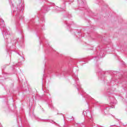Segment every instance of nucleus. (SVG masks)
Here are the masks:
<instances>
[{"label":"nucleus","mask_w":127,"mask_h":127,"mask_svg":"<svg viewBox=\"0 0 127 127\" xmlns=\"http://www.w3.org/2000/svg\"><path fill=\"white\" fill-rule=\"evenodd\" d=\"M0 28L2 31V33L4 38V40H5L6 43H7V46H8V47H11L12 46H14V45H15L16 43H17L18 41L16 39H15L8 40L7 41V38L9 37V34H10V33H9L8 30L6 29V28H5V24H4V21L0 17Z\"/></svg>","instance_id":"nucleus-1"},{"label":"nucleus","mask_w":127,"mask_h":127,"mask_svg":"<svg viewBox=\"0 0 127 127\" xmlns=\"http://www.w3.org/2000/svg\"><path fill=\"white\" fill-rule=\"evenodd\" d=\"M74 82H75V84H74V86L76 87L77 91L78 92L79 95H81L83 97V98H85L87 99V97L86 96V93L83 91V89L81 87V84L79 83V78H78V75L75 74L73 73H72L71 74Z\"/></svg>","instance_id":"nucleus-2"},{"label":"nucleus","mask_w":127,"mask_h":127,"mask_svg":"<svg viewBox=\"0 0 127 127\" xmlns=\"http://www.w3.org/2000/svg\"><path fill=\"white\" fill-rule=\"evenodd\" d=\"M19 4L17 5L16 10L13 11V15H15L16 19H23V16H22V8H23V4L19 2Z\"/></svg>","instance_id":"nucleus-3"},{"label":"nucleus","mask_w":127,"mask_h":127,"mask_svg":"<svg viewBox=\"0 0 127 127\" xmlns=\"http://www.w3.org/2000/svg\"><path fill=\"white\" fill-rule=\"evenodd\" d=\"M101 107V112L103 114H105V115H110V113H109V111H110V108H114V106H106V105L104 104H101L100 105Z\"/></svg>","instance_id":"nucleus-4"},{"label":"nucleus","mask_w":127,"mask_h":127,"mask_svg":"<svg viewBox=\"0 0 127 127\" xmlns=\"http://www.w3.org/2000/svg\"><path fill=\"white\" fill-rule=\"evenodd\" d=\"M84 117H86L88 119H89V122H93V118H92V114L90 112V110H87L86 111H83L82 113Z\"/></svg>","instance_id":"nucleus-5"},{"label":"nucleus","mask_w":127,"mask_h":127,"mask_svg":"<svg viewBox=\"0 0 127 127\" xmlns=\"http://www.w3.org/2000/svg\"><path fill=\"white\" fill-rule=\"evenodd\" d=\"M105 51L103 49H101L100 53H97V57H95V60H99L100 58H103V57H105Z\"/></svg>","instance_id":"nucleus-6"},{"label":"nucleus","mask_w":127,"mask_h":127,"mask_svg":"<svg viewBox=\"0 0 127 127\" xmlns=\"http://www.w3.org/2000/svg\"><path fill=\"white\" fill-rule=\"evenodd\" d=\"M65 7H66V4L65 3V2H64L63 4V5L61 6L60 7L58 6H55L54 8L55 10H57V11H63V10L65 11Z\"/></svg>","instance_id":"nucleus-7"},{"label":"nucleus","mask_w":127,"mask_h":127,"mask_svg":"<svg viewBox=\"0 0 127 127\" xmlns=\"http://www.w3.org/2000/svg\"><path fill=\"white\" fill-rule=\"evenodd\" d=\"M97 73H98V77L99 78H100L101 80H104L105 79V74H106V72L102 69H99L97 71Z\"/></svg>","instance_id":"nucleus-8"},{"label":"nucleus","mask_w":127,"mask_h":127,"mask_svg":"<svg viewBox=\"0 0 127 127\" xmlns=\"http://www.w3.org/2000/svg\"><path fill=\"white\" fill-rule=\"evenodd\" d=\"M73 32H74V34L76 35V37H77V38L81 39V38L83 37V36H82V33L81 32V31H80V30H73Z\"/></svg>","instance_id":"nucleus-9"},{"label":"nucleus","mask_w":127,"mask_h":127,"mask_svg":"<svg viewBox=\"0 0 127 127\" xmlns=\"http://www.w3.org/2000/svg\"><path fill=\"white\" fill-rule=\"evenodd\" d=\"M109 99L111 105H117L118 104L117 100H116L114 96L109 97Z\"/></svg>","instance_id":"nucleus-10"},{"label":"nucleus","mask_w":127,"mask_h":127,"mask_svg":"<svg viewBox=\"0 0 127 127\" xmlns=\"http://www.w3.org/2000/svg\"><path fill=\"white\" fill-rule=\"evenodd\" d=\"M78 2L80 6H82V7H86L85 0H78Z\"/></svg>","instance_id":"nucleus-11"},{"label":"nucleus","mask_w":127,"mask_h":127,"mask_svg":"<svg viewBox=\"0 0 127 127\" xmlns=\"http://www.w3.org/2000/svg\"><path fill=\"white\" fill-rule=\"evenodd\" d=\"M123 88H124L125 91H127L126 94L125 96V98L123 100V102H124V103H125V104H127V85L124 86Z\"/></svg>","instance_id":"nucleus-12"},{"label":"nucleus","mask_w":127,"mask_h":127,"mask_svg":"<svg viewBox=\"0 0 127 127\" xmlns=\"http://www.w3.org/2000/svg\"><path fill=\"white\" fill-rule=\"evenodd\" d=\"M41 10L42 12H47V11H49V8L47 5H44L41 8Z\"/></svg>","instance_id":"nucleus-13"},{"label":"nucleus","mask_w":127,"mask_h":127,"mask_svg":"<svg viewBox=\"0 0 127 127\" xmlns=\"http://www.w3.org/2000/svg\"><path fill=\"white\" fill-rule=\"evenodd\" d=\"M64 24H66L67 25V27H69L70 28V25H71V24L69 23L67 20L65 19H64Z\"/></svg>","instance_id":"nucleus-14"},{"label":"nucleus","mask_w":127,"mask_h":127,"mask_svg":"<svg viewBox=\"0 0 127 127\" xmlns=\"http://www.w3.org/2000/svg\"><path fill=\"white\" fill-rule=\"evenodd\" d=\"M48 106L49 108H50L51 110H52V111L54 110V107H53V105H52V104H51V103H49Z\"/></svg>","instance_id":"nucleus-15"},{"label":"nucleus","mask_w":127,"mask_h":127,"mask_svg":"<svg viewBox=\"0 0 127 127\" xmlns=\"http://www.w3.org/2000/svg\"><path fill=\"white\" fill-rule=\"evenodd\" d=\"M39 16L40 18H41V20H42L43 22V21H44V17H43V16H42V15L39 14Z\"/></svg>","instance_id":"nucleus-16"},{"label":"nucleus","mask_w":127,"mask_h":127,"mask_svg":"<svg viewBox=\"0 0 127 127\" xmlns=\"http://www.w3.org/2000/svg\"><path fill=\"white\" fill-rule=\"evenodd\" d=\"M56 73L57 75V76L60 75V74H61V71H60V70L58 69L56 71Z\"/></svg>","instance_id":"nucleus-17"},{"label":"nucleus","mask_w":127,"mask_h":127,"mask_svg":"<svg viewBox=\"0 0 127 127\" xmlns=\"http://www.w3.org/2000/svg\"><path fill=\"white\" fill-rule=\"evenodd\" d=\"M48 95L49 96H50V94L48 93H46V94L45 95V97H46V99H47V100H49V98H48Z\"/></svg>","instance_id":"nucleus-18"},{"label":"nucleus","mask_w":127,"mask_h":127,"mask_svg":"<svg viewBox=\"0 0 127 127\" xmlns=\"http://www.w3.org/2000/svg\"><path fill=\"white\" fill-rule=\"evenodd\" d=\"M31 118L32 119H35L36 116H35V115L34 114V112H33L32 113Z\"/></svg>","instance_id":"nucleus-19"},{"label":"nucleus","mask_w":127,"mask_h":127,"mask_svg":"<svg viewBox=\"0 0 127 127\" xmlns=\"http://www.w3.org/2000/svg\"><path fill=\"white\" fill-rule=\"evenodd\" d=\"M90 101V99H88L86 100V102L87 103L88 107H90V105H89V101Z\"/></svg>","instance_id":"nucleus-20"},{"label":"nucleus","mask_w":127,"mask_h":127,"mask_svg":"<svg viewBox=\"0 0 127 127\" xmlns=\"http://www.w3.org/2000/svg\"><path fill=\"white\" fill-rule=\"evenodd\" d=\"M39 39H41V41H40V44H41V43L42 42V40H41L42 39L41 36L39 37Z\"/></svg>","instance_id":"nucleus-21"},{"label":"nucleus","mask_w":127,"mask_h":127,"mask_svg":"<svg viewBox=\"0 0 127 127\" xmlns=\"http://www.w3.org/2000/svg\"><path fill=\"white\" fill-rule=\"evenodd\" d=\"M17 54H18L20 56H21L23 59H24V57H23L21 55L19 54V53H17Z\"/></svg>","instance_id":"nucleus-22"},{"label":"nucleus","mask_w":127,"mask_h":127,"mask_svg":"<svg viewBox=\"0 0 127 127\" xmlns=\"http://www.w3.org/2000/svg\"><path fill=\"white\" fill-rule=\"evenodd\" d=\"M50 123H54V124H56V125H58V124H57V123L54 122V121L53 120H51V121H50Z\"/></svg>","instance_id":"nucleus-23"},{"label":"nucleus","mask_w":127,"mask_h":127,"mask_svg":"<svg viewBox=\"0 0 127 127\" xmlns=\"http://www.w3.org/2000/svg\"><path fill=\"white\" fill-rule=\"evenodd\" d=\"M67 17H72V16L71 15V14H69L68 13H67Z\"/></svg>","instance_id":"nucleus-24"},{"label":"nucleus","mask_w":127,"mask_h":127,"mask_svg":"<svg viewBox=\"0 0 127 127\" xmlns=\"http://www.w3.org/2000/svg\"><path fill=\"white\" fill-rule=\"evenodd\" d=\"M81 126V127H85V126L83 124H82Z\"/></svg>","instance_id":"nucleus-25"},{"label":"nucleus","mask_w":127,"mask_h":127,"mask_svg":"<svg viewBox=\"0 0 127 127\" xmlns=\"http://www.w3.org/2000/svg\"><path fill=\"white\" fill-rule=\"evenodd\" d=\"M69 1H70V2H73V1H74V0H69Z\"/></svg>","instance_id":"nucleus-26"},{"label":"nucleus","mask_w":127,"mask_h":127,"mask_svg":"<svg viewBox=\"0 0 127 127\" xmlns=\"http://www.w3.org/2000/svg\"><path fill=\"white\" fill-rule=\"evenodd\" d=\"M87 63L86 62H84V63H82L81 64H86Z\"/></svg>","instance_id":"nucleus-27"},{"label":"nucleus","mask_w":127,"mask_h":127,"mask_svg":"<svg viewBox=\"0 0 127 127\" xmlns=\"http://www.w3.org/2000/svg\"><path fill=\"white\" fill-rule=\"evenodd\" d=\"M110 89H107V92L109 93V92H110Z\"/></svg>","instance_id":"nucleus-28"},{"label":"nucleus","mask_w":127,"mask_h":127,"mask_svg":"<svg viewBox=\"0 0 127 127\" xmlns=\"http://www.w3.org/2000/svg\"><path fill=\"white\" fill-rule=\"evenodd\" d=\"M92 105H94V104H95V102H92Z\"/></svg>","instance_id":"nucleus-29"},{"label":"nucleus","mask_w":127,"mask_h":127,"mask_svg":"<svg viewBox=\"0 0 127 127\" xmlns=\"http://www.w3.org/2000/svg\"><path fill=\"white\" fill-rule=\"evenodd\" d=\"M16 65V66H19V64H17Z\"/></svg>","instance_id":"nucleus-30"},{"label":"nucleus","mask_w":127,"mask_h":127,"mask_svg":"<svg viewBox=\"0 0 127 127\" xmlns=\"http://www.w3.org/2000/svg\"><path fill=\"white\" fill-rule=\"evenodd\" d=\"M120 99H123V97L122 96H120Z\"/></svg>","instance_id":"nucleus-31"},{"label":"nucleus","mask_w":127,"mask_h":127,"mask_svg":"<svg viewBox=\"0 0 127 127\" xmlns=\"http://www.w3.org/2000/svg\"><path fill=\"white\" fill-rule=\"evenodd\" d=\"M95 103H96V104H99V102H96V101H95Z\"/></svg>","instance_id":"nucleus-32"},{"label":"nucleus","mask_w":127,"mask_h":127,"mask_svg":"<svg viewBox=\"0 0 127 127\" xmlns=\"http://www.w3.org/2000/svg\"><path fill=\"white\" fill-rule=\"evenodd\" d=\"M30 116H31V114L30 113H29Z\"/></svg>","instance_id":"nucleus-33"},{"label":"nucleus","mask_w":127,"mask_h":127,"mask_svg":"<svg viewBox=\"0 0 127 127\" xmlns=\"http://www.w3.org/2000/svg\"><path fill=\"white\" fill-rule=\"evenodd\" d=\"M12 6H13V7H14V6H13V4H11Z\"/></svg>","instance_id":"nucleus-34"},{"label":"nucleus","mask_w":127,"mask_h":127,"mask_svg":"<svg viewBox=\"0 0 127 127\" xmlns=\"http://www.w3.org/2000/svg\"><path fill=\"white\" fill-rule=\"evenodd\" d=\"M42 110L43 112H44V110H43V108H42Z\"/></svg>","instance_id":"nucleus-35"},{"label":"nucleus","mask_w":127,"mask_h":127,"mask_svg":"<svg viewBox=\"0 0 127 127\" xmlns=\"http://www.w3.org/2000/svg\"><path fill=\"white\" fill-rule=\"evenodd\" d=\"M13 70H14V71H15V69H14V68H13Z\"/></svg>","instance_id":"nucleus-36"},{"label":"nucleus","mask_w":127,"mask_h":127,"mask_svg":"<svg viewBox=\"0 0 127 127\" xmlns=\"http://www.w3.org/2000/svg\"><path fill=\"white\" fill-rule=\"evenodd\" d=\"M112 127H114V126H115V125H112V126H111Z\"/></svg>","instance_id":"nucleus-37"},{"label":"nucleus","mask_w":127,"mask_h":127,"mask_svg":"<svg viewBox=\"0 0 127 127\" xmlns=\"http://www.w3.org/2000/svg\"><path fill=\"white\" fill-rule=\"evenodd\" d=\"M61 115H62V116H63V114H61Z\"/></svg>","instance_id":"nucleus-38"},{"label":"nucleus","mask_w":127,"mask_h":127,"mask_svg":"<svg viewBox=\"0 0 127 127\" xmlns=\"http://www.w3.org/2000/svg\"><path fill=\"white\" fill-rule=\"evenodd\" d=\"M62 74H64V73H62L61 74V75H62Z\"/></svg>","instance_id":"nucleus-39"},{"label":"nucleus","mask_w":127,"mask_h":127,"mask_svg":"<svg viewBox=\"0 0 127 127\" xmlns=\"http://www.w3.org/2000/svg\"><path fill=\"white\" fill-rule=\"evenodd\" d=\"M64 1H66V0H64Z\"/></svg>","instance_id":"nucleus-40"},{"label":"nucleus","mask_w":127,"mask_h":127,"mask_svg":"<svg viewBox=\"0 0 127 127\" xmlns=\"http://www.w3.org/2000/svg\"><path fill=\"white\" fill-rule=\"evenodd\" d=\"M53 4H54V3H53Z\"/></svg>","instance_id":"nucleus-41"}]
</instances>
